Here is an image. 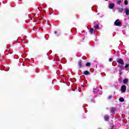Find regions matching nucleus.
<instances>
[{
	"mask_svg": "<svg viewBox=\"0 0 129 129\" xmlns=\"http://www.w3.org/2000/svg\"><path fill=\"white\" fill-rule=\"evenodd\" d=\"M117 4H118V5H120V4H121V0H118Z\"/></svg>",
	"mask_w": 129,
	"mask_h": 129,
	"instance_id": "nucleus-18",
	"label": "nucleus"
},
{
	"mask_svg": "<svg viewBox=\"0 0 129 129\" xmlns=\"http://www.w3.org/2000/svg\"><path fill=\"white\" fill-rule=\"evenodd\" d=\"M119 100L120 102H123L124 101V99H123L122 97H121L119 99Z\"/></svg>",
	"mask_w": 129,
	"mask_h": 129,
	"instance_id": "nucleus-11",
	"label": "nucleus"
},
{
	"mask_svg": "<svg viewBox=\"0 0 129 129\" xmlns=\"http://www.w3.org/2000/svg\"><path fill=\"white\" fill-rule=\"evenodd\" d=\"M95 29H96V30L99 29V25H95Z\"/></svg>",
	"mask_w": 129,
	"mask_h": 129,
	"instance_id": "nucleus-15",
	"label": "nucleus"
},
{
	"mask_svg": "<svg viewBox=\"0 0 129 129\" xmlns=\"http://www.w3.org/2000/svg\"><path fill=\"white\" fill-rule=\"evenodd\" d=\"M117 63H118V64H120L121 66H119V67L120 68H122V67H123V65L124 64V61H123V60H122V59L121 58H118L116 60Z\"/></svg>",
	"mask_w": 129,
	"mask_h": 129,
	"instance_id": "nucleus-1",
	"label": "nucleus"
},
{
	"mask_svg": "<svg viewBox=\"0 0 129 129\" xmlns=\"http://www.w3.org/2000/svg\"><path fill=\"white\" fill-rule=\"evenodd\" d=\"M114 24L115 25V26H121V22H119V20L118 19H117L114 22Z\"/></svg>",
	"mask_w": 129,
	"mask_h": 129,
	"instance_id": "nucleus-2",
	"label": "nucleus"
},
{
	"mask_svg": "<svg viewBox=\"0 0 129 129\" xmlns=\"http://www.w3.org/2000/svg\"><path fill=\"white\" fill-rule=\"evenodd\" d=\"M125 15H126L127 16H128L129 15V9H127V8H126L125 9Z\"/></svg>",
	"mask_w": 129,
	"mask_h": 129,
	"instance_id": "nucleus-7",
	"label": "nucleus"
},
{
	"mask_svg": "<svg viewBox=\"0 0 129 129\" xmlns=\"http://www.w3.org/2000/svg\"><path fill=\"white\" fill-rule=\"evenodd\" d=\"M111 112H114L115 111V108L112 107L111 110Z\"/></svg>",
	"mask_w": 129,
	"mask_h": 129,
	"instance_id": "nucleus-14",
	"label": "nucleus"
},
{
	"mask_svg": "<svg viewBox=\"0 0 129 129\" xmlns=\"http://www.w3.org/2000/svg\"><path fill=\"white\" fill-rule=\"evenodd\" d=\"M90 33H91V34H94L95 33V30H94L93 28H91Z\"/></svg>",
	"mask_w": 129,
	"mask_h": 129,
	"instance_id": "nucleus-9",
	"label": "nucleus"
},
{
	"mask_svg": "<svg viewBox=\"0 0 129 129\" xmlns=\"http://www.w3.org/2000/svg\"><path fill=\"white\" fill-rule=\"evenodd\" d=\"M98 129H101V128H98Z\"/></svg>",
	"mask_w": 129,
	"mask_h": 129,
	"instance_id": "nucleus-25",
	"label": "nucleus"
},
{
	"mask_svg": "<svg viewBox=\"0 0 129 129\" xmlns=\"http://www.w3.org/2000/svg\"><path fill=\"white\" fill-rule=\"evenodd\" d=\"M84 75H89L90 74V73H89V72H88V71H85L84 73H83Z\"/></svg>",
	"mask_w": 129,
	"mask_h": 129,
	"instance_id": "nucleus-8",
	"label": "nucleus"
},
{
	"mask_svg": "<svg viewBox=\"0 0 129 129\" xmlns=\"http://www.w3.org/2000/svg\"><path fill=\"white\" fill-rule=\"evenodd\" d=\"M128 67H129V64H125V66H124L125 68H127Z\"/></svg>",
	"mask_w": 129,
	"mask_h": 129,
	"instance_id": "nucleus-19",
	"label": "nucleus"
},
{
	"mask_svg": "<svg viewBox=\"0 0 129 129\" xmlns=\"http://www.w3.org/2000/svg\"><path fill=\"white\" fill-rule=\"evenodd\" d=\"M83 64V61H82V60H80L78 62V65L80 68H81V67H83V66H82Z\"/></svg>",
	"mask_w": 129,
	"mask_h": 129,
	"instance_id": "nucleus-4",
	"label": "nucleus"
},
{
	"mask_svg": "<svg viewBox=\"0 0 129 129\" xmlns=\"http://www.w3.org/2000/svg\"><path fill=\"white\" fill-rule=\"evenodd\" d=\"M93 90H96V91H93V93L94 94L95 93H97L98 92V90H97V87H95L93 88Z\"/></svg>",
	"mask_w": 129,
	"mask_h": 129,
	"instance_id": "nucleus-10",
	"label": "nucleus"
},
{
	"mask_svg": "<svg viewBox=\"0 0 129 129\" xmlns=\"http://www.w3.org/2000/svg\"><path fill=\"white\" fill-rule=\"evenodd\" d=\"M112 60H113V59L112 58H109V61L110 62H112Z\"/></svg>",
	"mask_w": 129,
	"mask_h": 129,
	"instance_id": "nucleus-21",
	"label": "nucleus"
},
{
	"mask_svg": "<svg viewBox=\"0 0 129 129\" xmlns=\"http://www.w3.org/2000/svg\"><path fill=\"white\" fill-rule=\"evenodd\" d=\"M121 91H122V92H125L126 91V86L125 85H123L121 86Z\"/></svg>",
	"mask_w": 129,
	"mask_h": 129,
	"instance_id": "nucleus-3",
	"label": "nucleus"
},
{
	"mask_svg": "<svg viewBox=\"0 0 129 129\" xmlns=\"http://www.w3.org/2000/svg\"><path fill=\"white\" fill-rule=\"evenodd\" d=\"M54 33H55V34H57V31H55V32H54Z\"/></svg>",
	"mask_w": 129,
	"mask_h": 129,
	"instance_id": "nucleus-22",
	"label": "nucleus"
},
{
	"mask_svg": "<svg viewBox=\"0 0 129 129\" xmlns=\"http://www.w3.org/2000/svg\"><path fill=\"white\" fill-rule=\"evenodd\" d=\"M118 12H119V13H122V12H123V9L121 8L120 9H119L118 10Z\"/></svg>",
	"mask_w": 129,
	"mask_h": 129,
	"instance_id": "nucleus-16",
	"label": "nucleus"
},
{
	"mask_svg": "<svg viewBox=\"0 0 129 129\" xmlns=\"http://www.w3.org/2000/svg\"><path fill=\"white\" fill-rule=\"evenodd\" d=\"M123 82L124 83V84H126L127 82H128V80H127V79H124L123 81Z\"/></svg>",
	"mask_w": 129,
	"mask_h": 129,
	"instance_id": "nucleus-12",
	"label": "nucleus"
},
{
	"mask_svg": "<svg viewBox=\"0 0 129 129\" xmlns=\"http://www.w3.org/2000/svg\"><path fill=\"white\" fill-rule=\"evenodd\" d=\"M112 98V96L111 95L109 96V97H108V99H111V98Z\"/></svg>",
	"mask_w": 129,
	"mask_h": 129,
	"instance_id": "nucleus-20",
	"label": "nucleus"
},
{
	"mask_svg": "<svg viewBox=\"0 0 129 129\" xmlns=\"http://www.w3.org/2000/svg\"><path fill=\"white\" fill-rule=\"evenodd\" d=\"M104 118L105 121H107V120H109V116L108 115H105L104 116Z\"/></svg>",
	"mask_w": 129,
	"mask_h": 129,
	"instance_id": "nucleus-6",
	"label": "nucleus"
},
{
	"mask_svg": "<svg viewBox=\"0 0 129 129\" xmlns=\"http://www.w3.org/2000/svg\"><path fill=\"white\" fill-rule=\"evenodd\" d=\"M108 8H109V9H113V8H114V4H113V3L109 4Z\"/></svg>",
	"mask_w": 129,
	"mask_h": 129,
	"instance_id": "nucleus-5",
	"label": "nucleus"
},
{
	"mask_svg": "<svg viewBox=\"0 0 129 129\" xmlns=\"http://www.w3.org/2000/svg\"><path fill=\"white\" fill-rule=\"evenodd\" d=\"M124 4L125 6H127V5L128 4V2H127V1H125Z\"/></svg>",
	"mask_w": 129,
	"mask_h": 129,
	"instance_id": "nucleus-17",
	"label": "nucleus"
},
{
	"mask_svg": "<svg viewBox=\"0 0 129 129\" xmlns=\"http://www.w3.org/2000/svg\"><path fill=\"white\" fill-rule=\"evenodd\" d=\"M90 65H91V63H90V62H87L86 63V66L87 67H89V66H90Z\"/></svg>",
	"mask_w": 129,
	"mask_h": 129,
	"instance_id": "nucleus-13",
	"label": "nucleus"
},
{
	"mask_svg": "<svg viewBox=\"0 0 129 129\" xmlns=\"http://www.w3.org/2000/svg\"><path fill=\"white\" fill-rule=\"evenodd\" d=\"M93 91H96V90H93Z\"/></svg>",
	"mask_w": 129,
	"mask_h": 129,
	"instance_id": "nucleus-23",
	"label": "nucleus"
},
{
	"mask_svg": "<svg viewBox=\"0 0 129 129\" xmlns=\"http://www.w3.org/2000/svg\"><path fill=\"white\" fill-rule=\"evenodd\" d=\"M92 102H93V100H92Z\"/></svg>",
	"mask_w": 129,
	"mask_h": 129,
	"instance_id": "nucleus-24",
	"label": "nucleus"
}]
</instances>
